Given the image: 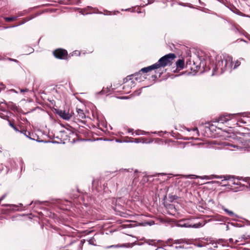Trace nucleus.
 Returning a JSON list of instances; mask_svg holds the SVG:
<instances>
[{"instance_id": "obj_1", "label": "nucleus", "mask_w": 250, "mask_h": 250, "mask_svg": "<svg viewBox=\"0 0 250 250\" xmlns=\"http://www.w3.org/2000/svg\"><path fill=\"white\" fill-rule=\"evenodd\" d=\"M176 57L175 55L173 53H169L166 55L161 58H160L159 61L156 62L155 65H157V68H159L161 67H165L168 64H170L171 61Z\"/></svg>"}, {"instance_id": "obj_2", "label": "nucleus", "mask_w": 250, "mask_h": 250, "mask_svg": "<svg viewBox=\"0 0 250 250\" xmlns=\"http://www.w3.org/2000/svg\"><path fill=\"white\" fill-rule=\"evenodd\" d=\"M177 226L181 227H186V228H198L201 227H202L203 225L201 223H196V224H192L190 223L188 220H181L180 221L178 224Z\"/></svg>"}, {"instance_id": "obj_3", "label": "nucleus", "mask_w": 250, "mask_h": 250, "mask_svg": "<svg viewBox=\"0 0 250 250\" xmlns=\"http://www.w3.org/2000/svg\"><path fill=\"white\" fill-rule=\"evenodd\" d=\"M54 56L60 59H65L67 55L66 50L62 49H57L53 52Z\"/></svg>"}, {"instance_id": "obj_4", "label": "nucleus", "mask_w": 250, "mask_h": 250, "mask_svg": "<svg viewBox=\"0 0 250 250\" xmlns=\"http://www.w3.org/2000/svg\"><path fill=\"white\" fill-rule=\"evenodd\" d=\"M227 65V60L225 59L218 61L216 64V67L217 69L220 68L221 70V72H223L226 69Z\"/></svg>"}, {"instance_id": "obj_5", "label": "nucleus", "mask_w": 250, "mask_h": 250, "mask_svg": "<svg viewBox=\"0 0 250 250\" xmlns=\"http://www.w3.org/2000/svg\"><path fill=\"white\" fill-rule=\"evenodd\" d=\"M185 177L188 178H201V179H206L207 180L211 179L213 178H222L221 176H216V175H211L209 176H205L204 177H201V176H196L195 175H188L185 176Z\"/></svg>"}, {"instance_id": "obj_6", "label": "nucleus", "mask_w": 250, "mask_h": 250, "mask_svg": "<svg viewBox=\"0 0 250 250\" xmlns=\"http://www.w3.org/2000/svg\"><path fill=\"white\" fill-rule=\"evenodd\" d=\"M57 114L63 119L69 120L71 117V115L68 112L64 110H59L57 111Z\"/></svg>"}, {"instance_id": "obj_7", "label": "nucleus", "mask_w": 250, "mask_h": 250, "mask_svg": "<svg viewBox=\"0 0 250 250\" xmlns=\"http://www.w3.org/2000/svg\"><path fill=\"white\" fill-rule=\"evenodd\" d=\"M233 115H223L222 116L220 117L217 119V121L218 122H220L221 123H224L225 122H227L229 121L231 119V116H232Z\"/></svg>"}, {"instance_id": "obj_8", "label": "nucleus", "mask_w": 250, "mask_h": 250, "mask_svg": "<svg viewBox=\"0 0 250 250\" xmlns=\"http://www.w3.org/2000/svg\"><path fill=\"white\" fill-rule=\"evenodd\" d=\"M157 65H155V64H154L151 66L142 68L141 69V71L145 73L148 72L152 70L157 69Z\"/></svg>"}, {"instance_id": "obj_9", "label": "nucleus", "mask_w": 250, "mask_h": 250, "mask_svg": "<svg viewBox=\"0 0 250 250\" xmlns=\"http://www.w3.org/2000/svg\"><path fill=\"white\" fill-rule=\"evenodd\" d=\"M176 66L178 69L181 70L184 67V61L182 59H180L176 62Z\"/></svg>"}, {"instance_id": "obj_10", "label": "nucleus", "mask_w": 250, "mask_h": 250, "mask_svg": "<svg viewBox=\"0 0 250 250\" xmlns=\"http://www.w3.org/2000/svg\"><path fill=\"white\" fill-rule=\"evenodd\" d=\"M77 112L80 118L83 119L85 118V115L83 112V110L81 109H77Z\"/></svg>"}, {"instance_id": "obj_11", "label": "nucleus", "mask_w": 250, "mask_h": 250, "mask_svg": "<svg viewBox=\"0 0 250 250\" xmlns=\"http://www.w3.org/2000/svg\"><path fill=\"white\" fill-rule=\"evenodd\" d=\"M224 210L230 216L232 217L236 216L235 213L233 211L229 210L227 208H224Z\"/></svg>"}, {"instance_id": "obj_12", "label": "nucleus", "mask_w": 250, "mask_h": 250, "mask_svg": "<svg viewBox=\"0 0 250 250\" xmlns=\"http://www.w3.org/2000/svg\"><path fill=\"white\" fill-rule=\"evenodd\" d=\"M16 18L15 17H5L4 18V20L6 22H10L12 21H13Z\"/></svg>"}, {"instance_id": "obj_13", "label": "nucleus", "mask_w": 250, "mask_h": 250, "mask_svg": "<svg viewBox=\"0 0 250 250\" xmlns=\"http://www.w3.org/2000/svg\"><path fill=\"white\" fill-rule=\"evenodd\" d=\"M9 125L14 129L16 130V125L14 122H12L10 121H8Z\"/></svg>"}, {"instance_id": "obj_14", "label": "nucleus", "mask_w": 250, "mask_h": 250, "mask_svg": "<svg viewBox=\"0 0 250 250\" xmlns=\"http://www.w3.org/2000/svg\"><path fill=\"white\" fill-rule=\"evenodd\" d=\"M5 88V85L4 84H3V83L0 82V92L2 90H4Z\"/></svg>"}, {"instance_id": "obj_15", "label": "nucleus", "mask_w": 250, "mask_h": 250, "mask_svg": "<svg viewBox=\"0 0 250 250\" xmlns=\"http://www.w3.org/2000/svg\"><path fill=\"white\" fill-rule=\"evenodd\" d=\"M240 64V62L239 61H236L235 62V65H234V68H236L237 67H238V66H239Z\"/></svg>"}, {"instance_id": "obj_16", "label": "nucleus", "mask_w": 250, "mask_h": 250, "mask_svg": "<svg viewBox=\"0 0 250 250\" xmlns=\"http://www.w3.org/2000/svg\"><path fill=\"white\" fill-rule=\"evenodd\" d=\"M229 146H230V148H229V149L230 150H233V149L231 148V147L236 148L237 149H238V146H235V145H229Z\"/></svg>"}, {"instance_id": "obj_17", "label": "nucleus", "mask_w": 250, "mask_h": 250, "mask_svg": "<svg viewBox=\"0 0 250 250\" xmlns=\"http://www.w3.org/2000/svg\"><path fill=\"white\" fill-rule=\"evenodd\" d=\"M27 91H28L27 89H21V92H27Z\"/></svg>"}, {"instance_id": "obj_18", "label": "nucleus", "mask_w": 250, "mask_h": 250, "mask_svg": "<svg viewBox=\"0 0 250 250\" xmlns=\"http://www.w3.org/2000/svg\"><path fill=\"white\" fill-rule=\"evenodd\" d=\"M7 59L9 61H11L16 62L15 59H11V58H7Z\"/></svg>"}, {"instance_id": "obj_19", "label": "nucleus", "mask_w": 250, "mask_h": 250, "mask_svg": "<svg viewBox=\"0 0 250 250\" xmlns=\"http://www.w3.org/2000/svg\"><path fill=\"white\" fill-rule=\"evenodd\" d=\"M229 241L230 242V243H232L233 242V239L232 238H230L229 239Z\"/></svg>"}, {"instance_id": "obj_20", "label": "nucleus", "mask_w": 250, "mask_h": 250, "mask_svg": "<svg viewBox=\"0 0 250 250\" xmlns=\"http://www.w3.org/2000/svg\"><path fill=\"white\" fill-rule=\"evenodd\" d=\"M0 109L1 110H3V109H2V107H1V104H0Z\"/></svg>"}, {"instance_id": "obj_21", "label": "nucleus", "mask_w": 250, "mask_h": 250, "mask_svg": "<svg viewBox=\"0 0 250 250\" xmlns=\"http://www.w3.org/2000/svg\"><path fill=\"white\" fill-rule=\"evenodd\" d=\"M10 91L16 92V91L14 89H11Z\"/></svg>"}, {"instance_id": "obj_22", "label": "nucleus", "mask_w": 250, "mask_h": 250, "mask_svg": "<svg viewBox=\"0 0 250 250\" xmlns=\"http://www.w3.org/2000/svg\"><path fill=\"white\" fill-rule=\"evenodd\" d=\"M2 59H0V60H1Z\"/></svg>"}]
</instances>
